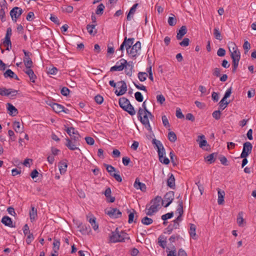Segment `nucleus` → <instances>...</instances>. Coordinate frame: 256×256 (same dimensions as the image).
<instances>
[{
	"label": "nucleus",
	"instance_id": "nucleus-41",
	"mask_svg": "<svg viewBox=\"0 0 256 256\" xmlns=\"http://www.w3.org/2000/svg\"><path fill=\"white\" fill-rule=\"evenodd\" d=\"M54 250V252H57L59 250L60 246V242L59 240L54 238L53 242Z\"/></svg>",
	"mask_w": 256,
	"mask_h": 256
},
{
	"label": "nucleus",
	"instance_id": "nucleus-19",
	"mask_svg": "<svg viewBox=\"0 0 256 256\" xmlns=\"http://www.w3.org/2000/svg\"><path fill=\"white\" fill-rule=\"evenodd\" d=\"M233 52H231L230 57L232 60H240V54L237 47H234Z\"/></svg>",
	"mask_w": 256,
	"mask_h": 256
},
{
	"label": "nucleus",
	"instance_id": "nucleus-22",
	"mask_svg": "<svg viewBox=\"0 0 256 256\" xmlns=\"http://www.w3.org/2000/svg\"><path fill=\"white\" fill-rule=\"evenodd\" d=\"M187 28L186 26H182L178 30L176 34V38L178 40L182 39L183 36L186 34Z\"/></svg>",
	"mask_w": 256,
	"mask_h": 256
},
{
	"label": "nucleus",
	"instance_id": "nucleus-39",
	"mask_svg": "<svg viewBox=\"0 0 256 256\" xmlns=\"http://www.w3.org/2000/svg\"><path fill=\"white\" fill-rule=\"evenodd\" d=\"M96 218L93 217L92 218H90L88 220L89 222L91 224V226L94 230H97L98 228V226L96 224Z\"/></svg>",
	"mask_w": 256,
	"mask_h": 256
},
{
	"label": "nucleus",
	"instance_id": "nucleus-17",
	"mask_svg": "<svg viewBox=\"0 0 256 256\" xmlns=\"http://www.w3.org/2000/svg\"><path fill=\"white\" fill-rule=\"evenodd\" d=\"M24 72L28 76L30 81L32 83H35L37 76L34 74L33 70L31 68H30L24 70Z\"/></svg>",
	"mask_w": 256,
	"mask_h": 256
},
{
	"label": "nucleus",
	"instance_id": "nucleus-35",
	"mask_svg": "<svg viewBox=\"0 0 256 256\" xmlns=\"http://www.w3.org/2000/svg\"><path fill=\"white\" fill-rule=\"evenodd\" d=\"M214 37L218 40H222V36L220 34V32L218 28H215L213 31Z\"/></svg>",
	"mask_w": 256,
	"mask_h": 256
},
{
	"label": "nucleus",
	"instance_id": "nucleus-30",
	"mask_svg": "<svg viewBox=\"0 0 256 256\" xmlns=\"http://www.w3.org/2000/svg\"><path fill=\"white\" fill-rule=\"evenodd\" d=\"M13 128L16 132L22 133L24 132V126H20V124L19 122H14Z\"/></svg>",
	"mask_w": 256,
	"mask_h": 256
},
{
	"label": "nucleus",
	"instance_id": "nucleus-52",
	"mask_svg": "<svg viewBox=\"0 0 256 256\" xmlns=\"http://www.w3.org/2000/svg\"><path fill=\"white\" fill-rule=\"evenodd\" d=\"M176 23V20L174 16H170L168 18V24L170 26H174Z\"/></svg>",
	"mask_w": 256,
	"mask_h": 256
},
{
	"label": "nucleus",
	"instance_id": "nucleus-28",
	"mask_svg": "<svg viewBox=\"0 0 256 256\" xmlns=\"http://www.w3.org/2000/svg\"><path fill=\"white\" fill-rule=\"evenodd\" d=\"M196 226L195 224H190V230H189V234L192 238L194 240H196Z\"/></svg>",
	"mask_w": 256,
	"mask_h": 256
},
{
	"label": "nucleus",
	"instance_id": "nucleus-14",
	"mask_svg": "<svg viewBox=\"0 0 256 256\" xmlns=\"http://www.w3.org/2000/svg\"><path fill=\"white\" fill-rule=\"evenodd\" d=\"M53 110L56 113H60V112H64L66 114H68L69 110L68 108H65L63 106L57 104L52 103L50 104Z\"/></svg>",
	"mask_w": 256,
	"mask_h": 256
},
{
	"label": "nucleus",
	"instance_id": "nucleus-53",
	"mask_svg": "<svg viewBox=\"0 0 256 256\" xmlns=\"http://www.w3.org/2000/svg\"><path fill=\"white\" fill-rule=\"evenodd\" d=\"M162 119L164 126L166 128H170V124H169L168 120L166 116H162Z\"/></svg>",
	"mask_w": 256,
	"mask_h": 256
},
{
	"label": "nucleus",
	"instance_id": "nucleus-32",
	"mask_svg": "<svg viewBox=\"0 0 256 256\" xmlns=\"http://www.w3.org/2000/svg\"><path fill=\"white\" fill-rule=\"evenodd\" d=\"M178 206L176 213L178 214V215L182 216L184 213L182 200H180L178 202Z\"/></svg>",
	"mask_w": 256,
	"mask_h": 256
},
{
	"label": "nucleus",
	"instance_id": "nucleus-24",
	"mask_svg": "<svg viewBox=\"0 0 256 256\" xmlns=\"http://www.w3.org/2000/svg\"><path fill=\"white\" fill-rule=\"evenodd\" d=\"M138 6V4H134L130 8V10L127 15L126 20L128 21H130L133 18V14L135 13L136 11V8Z\"/></svg>",
	"mask_w": 256,
	"mask_h": 256
},
{
	"label": "nucleus",
	"instance_id": "nucleus-45",
	"mask_svg": "<svg viewBox=\"0 0 256 256\" xmlns=\"http://www.w3.org/2000/svg\"><path fill=\"white\" fill-rule=\"evenodd\" d=\"M218 158L220 160L221 164L225 166H228V162L226 158L222 155H219Z\"/></svg>",
	"mask_w": 256,
	"mask_h": 256
},
{
	"label": "nucleus",
	"instance_id": "nucleus-6",
	"mask_svg": "<svg viewBox=\"0 0 256 256\" xmlns=\"http://www.w3.org/2000/svg\"><path fill=\"white\" fill-rule=\"evenodd\" d=\"M141 48V43L140 41H138L134 45H133L131 48L127 52V54L130 56L136 58L139 54L138 51L140 50Z\"/></svg>",
	"mask_w": 256,
	"mask_h": 256
},
{
	"label": "nucleus",
	"instance_id": "nucleus-49",
	"mask_svg": "<svg viewBox=\"0 0 256 256\" xmlns=\"http://www.w3.org/2000/svg\"><path fill=\"white\" fill-rule=\"evenodd\" d=\"M136 214V212L134 210H132V212H130L128 214V222L129 224H131L132 222H136V221L134 220V214Z\"/></svg>",
	"mask_w": 256,
	"mask_h": 256
},
{
	"label": "nucleus",
	"instance_id": "nucleus-59",
	"mask_svg": "<svg viewBox=\"0 0 256 256\" xmlns=\"http://www.w3.org/2000/svg\"><path fill=\"white\" fill-rule=\"evenodd\" d=\"M94 100L98 104H100L103 102L104 98L100 95L98 94L94 97Z\"/></svg>",
	"mask_w": 256,
	"mask_h": 256
},
{
	"label": "nucleus",
	"instance_id": "nucleus-37",
	"mask_svg": "<svg viewBox=\"0 0 256 256\" xmlns=\"http://www.w3.org/2000/svg\"><path fill=\"white\" fill-rule=\"evenodd\" d=\"M105 6L103 4H100L97 7L96 10V14L98 15H102Z\"/></svg>",
	"mask_w": 256,
	"mask_h": 256
},
{
	"label": "nucleus",
	"instance_id": "nucleus-64",
	"mask_svg": "<svg viewBox=\"0 0 256 256\" xmlns=\"http://www.w3.org/2000/svg\"><path fill=\"white\" fill-rule=\"evenodd\" d=\"M157 102L162 104L165 102V98L162 94H158L156 96Z\"/></svg>",
	"mask_w": 256,
	"mask_h": 256
},
{
	"label": "nucleus",
	"instance_id": "nucleus-31",
	"mask_svg": "<svg viewBox=\"0 0 256 256\" xmlns=\"http://www.w3.org/2000/svg\"><path fill=\"white\" fill-rule=\"evenodd\" d=\"M37 217V210L34 207L32 206L31 210L30 211V218L31 222L34 221Z\"/></svg>",
	"mask_w": 256,
	"mask_h": 256
},
{
	"label": "nucleus",
	"instance_id": "nucleus-61",
	"mask_svg": "<svg viewBox=\"0 0 256 256\" xmlns=\"http://www.w3.org/2000/svg\"><path fill=\"white\" fill-rule=\"evenodd\" d=\"M6 8H1L0 9V18L2 22L6 20L5 18V10Z\"/></svg>",
	"mask_w": 256,
	"mask_h": 256
},
{
	"label": "nucleus",
	"instance_id": "nucleus-8",
	"mask_svg": "<svg viewBox=\"0 0 256 256\" xmlns=\"http://www.w3.org/2000/svg\"><path fill=\"white\" fill-rule=\"evenodd\" d=\"M127 60L122 58L120 60L119 62H118L116 65L111 67L110 68V72H114V71H122L124 69V67L126 66Z\"/></svg>",
	"mask_w": 256,
	"mask_h": 256
},
{
	"label": "nucleus",
	"instance_id": "nucleus-57",
	"mask_svg": "<svg viewBox=\"0 0 256 256\" xmlns=\"http://www.w3.org/2000/svg\"><path fill=\"white\" fill-rule=\"evenodd\" d=\"M34 240V236L32 233L29 234L27 235V237L26 240V242L28 244H30V243Z\"/></svg>",
	"mask_w": 256,
	"mask_h": 256
},
{
	"label": "nucleus",
	"instance_id": "nucleus-26",
	"mask_svg": "<svg viewBox=\"0 0 256 256\" xmlns=\"http://www.w3.org/2000/svg\"><path fill=\"white\" fill-rule=\"evenodd\" d=\"M4 75L6 78L9 77L10 78H14L16 80H19L18 76L10 69L7 70L4 73Z\"/></svg>",
	"mask_w": 256,
	"mask_h": 256
},
{
	"label": "nucleus",
	"instance_id": "nucleus-33",
	"mask_svg": "<svg viewBox=\"0 0 256 256\" xmlns=\"http://www.w3.org/2000/svg\"><path fill=\"white\" fill-rule=\"evenodd\" d=\"M96 24H88L86 26V29L88 30V32L92 36H94L97 31L95 30Z\"/></svg>",
	"mask_w": 256,
	"mask_h": 256
},
{
	"label": "nucleus",
	"instance_id": "nucleus-10",
	"mask_svg": "<svg viewBox=\"0 0 256 256\" xmlns=\"http://www.w3.org/2000/svg\"><path fill=\"white\" fill-rule=\"evenodd\" d=\"M117 86L120 90H116L114 92L115 94L117 96H120L124 94L127 91V86L126 82L124 80H121L117 82Z\"/></svg>",
	"mask_w": 256,
	"mask_h": 256
},
{
	"label": "nucleus",
	"instance_id": "nucleus-63",
	"mask_svg": "<svg viewBox=\"0 0 256 256\" xmlns=\"http://www.w3.org/2000/svg\"><path fill=\"white\" fill-rule=\"evenodd\" d=\"M176 116L178 118H184V115L182 114L181 112V110L180 108H177L176 109Z\"/></svg>",
	"mask_w": 256,
	"mask_h": 256
},
{
	"label": "nucleus",
	"instance_id": "nucleus-60",
	"mask_svg": "<svg viewBox=\"0 0 256 256\" xmlns=\"http://www.w3.org/2000/svg\"><path fill=\"white\" fill-rule=\"evenodd\" d=\"M220 109L218 110H215L212 114L213 118L216 120H219L220 118Z\"/></svg>",
	"mask_w": 256,
	"mask_h": 256
},
{
	"label": "nucleus",
	"instance_id": "nucleus-47",
	"mask_svg": "<svg viewBox=\"0 0 256 256\" xmlns=\"http://www.w3.org/2000/svg\"><path fill=\"white\" fill-rule=\"evenodd\" d=\"M218 156V153L217 152H214L209 154V164L214 163Z\"/></svg>",
	"mask_w": 256,
	"mask_h": 256
},
{
	"label": "nucleus",
	"instance_id": "nucleus-54",
	"mask_svg": "<svg viewBox=\"0 0 256 256\" xmlns=\"http://www.w3.org/2000/svg\"><path fill=\"white\" fill-rule=\"evenodd\" d=\"M107 171L110 173V176H112L114 172L116 171L115 168L111 165L105 164Z\"/></svg>",
	"mask_w": 256,
	"mask_h": 256
},
{
	"label": "nucleus",
	"instance_id": "nucleus-46",
	"mask_svg": "<svg viewBox=\"0 0 256 256\" xmlns=\"http://www.w3.org/2000/svg\"><path fill=\"white\" fill-rule=\"evenodd\" d=\"M142 223L144 225H150L153 222V220L151 218H149L147 216H145L142 220Z\"/></svg>",
	"mask_w": 256,
	"mask_h": 256
},
{
	"label": "nucleus",
	"instance_id": "nucleus-38",
	"mask_svg": "<svg viewBox=\"0 0 256 256\" xmlns=\"http://www.w3.org/2000/svg\"><path fill=\"white\" fill-rule=\"evenodd\" d=\"M152 143L154 145V148H156L157 150H158V148H161L164 147L162 142L156 138H154L152 140Z\"/></svg>",
	"mask_w": 256,
	"mask_h": 256
},
{
	"label": "nucleus",
	"instance_id": "nucleus-50",
	"mask_svg": "<svg viewBox=\"0 0 256 256\" xmlns=\"http://www.w3.org/2000/svg\"><path fill=\"white\" fill-rule=\"evenodd\" d=\"M136 100L138 102H142L144 100L143 96L141 92H137L134 94Z\"/></svg>",
	"mask_w": 256,
	"mask_h": 256
},
{
	"label": "nucleus",
	"instance_id": "nucleus-1",
	"mask_svg": "<svg viewBox=\"0 0 256 256\" xmlns=\"http://www.w3.org/2000/svg\"><path fill=\"white\" fill-rule=\"evenodd\" d=\"M161 203L162 204V199L160 196H156L154 198L151 200L150 204L146 206V214L152 216L160 208Z\"/></svg>",
	"mask_w": 256,
	"mask_h": 256
},
{
	"label": "nucleus",
	"instance_id": "nucleus-55",
	"mask_svg": "<svg viewBox=\"0 0 256 256\" xmlns=\"http://www.w3.org/2000/svg\"><path fill=\"white\" fill-rule=\"evenodd\" d=\"M190 40L187 38H185L183 39V40L180 42V45L182 46H187L189 45Z\"/></svg>",
	"mask_w": 256,
	"mask_h": 256
},
{
	"label": "nucleus",
	"instance_id": "nucleus-40",
	"mask_svg": "<svg viewBox=\"0 0 256 256\" xmlns=\"http://www.w3.org/2000/svg\"><path fill=\"white\" fill-rule=\"evenodd\" d=\"M229 102L226 101V100L222 98L219 102V109L223 110L228 105Z\"/></svg>",
	"mask_w": 256,
	"mask_h": 256
},
{
	"label": "nucleus",
	"instance_id": "nucleus-13",
	"mask_svg": "<svg viewBox=\"0 0 256 256\" xmlns=\"http://www.w3.org/2000/svg\"><path fill=\"white\" fill-rule=\"evenodd\" d=\"M22 9L20 8L17 6L14 8L10 12V15L12 20L16 22V20L22 14Z\"/></svg>",
	"mask_w": 256,
	"mask_h": 256
},
{
	"label": "nucleus",
	"instance_id": "nucleus-34",
	"mask_svg": "<svg viewBox=\"0 0 256 256\" xmlns=\"http://www.w3.org/2000/svg\"><path fill=\"white\" fill-rule=\"evenodd\" d=\"M68 165L65 162H60L58 164L59 170L61 174H64L66 171Z\"/></svg>",
	"mask_w": 256,
	"mask_h": 256
},
{
	"label": "nucleus",
	"instance_id": "nucleus-42",
	"mask_svg": "<svg viewBox=\"0 0 256 256\" xmlns=\"http://www.w3.org/2000/svg\"><path fill=\"white\" fill-rule=\"evenodd\" d=\"M176 136L174 132H170L168 134V139L172 142H175L176 140Z\"/></svg>",
	"mask_w": 256,
	"mask_h": 256
},
{
	"label": "nucleus",
	"instance_id": "nucleus-20",
	"mask_svg": "<svg viewBox=\"0 0 256 256\" xmlns=\"http://www.w3.org/2000/svg\"><path fill=\"white\" fill-rule=\"evenodd\" d=\"M6 106V108L10 116H15L18 114V110L12 104L8 103Z\"/></svg>",
	"mask_w": 256,
	"mask_h": 256
},
{
	"label": "nucleus",
	"instance_id": "nucleus-16",
	"mask_svg": "<svg viewBox=\"0 0 256 256\" xmlns=\"http://www.w3.org/2000/svg\"><path fill=\"white\" fill-rule=\"evenodd\" d=\"M134 186L136 190H140L142 192H145L146 189V184L142 182H140L138 178H136L134 184Z\"/></svg>",
	"mask_w": 256,
	"mask_h": 256
},
{
	"label": "nucleus",
	"instance_id": "nucleus-7",
	"mask_svg": "<svg viewBox=\"0 0 256 256\" xmlns=\"http://www.w3.org/2000/svg\"><path fill=\"white\" fill-rule=\"evenodd\" d=\"M252 146L249 142H244L243 144L242 152L240 154V158H246L252 152Z\"/></svg>",
	"mask_w": 256,
	"mask_h": 256
},
{
	"label": "nucleus",
	"instance_id": "nucleus-23",
	"mask_svg": "<svg viewBox=\"0 0 256 256\" xmlns=\"http://www.w3.org/2000/svg\"><path fill=\"white\" fill-rule=\"evenodd\" d=\"M167 185L171 188L174 189L175 188V178L172 174H168V178L167 180Z\"/></svg>",
	"mask_w": 256,
	"mask_h": 256
},
{
	"label": "nucleus",
	"instance_id": "nucleus-12",
	"mask_svg": "<svg viewBox=\"0 0 256 256\" xmlns=\"http://www.w3.org/2000/svg\"><path fill=\"white\" fill-rule=\"evenodd\" d=\"M18 91L12 88H0V95L2 96H16L17 94Z\"/></svg>",
	"mask_w": 256,
	"mask_h": 256
},
{
	"label": "nucleus",
	"instance_id": "nucleus-29",
	"mask_svg": "<svg viewBox=\"0 0 256 256\" xmlns=\"http://www.w3.org/2000/svg\"><path fill=\"white\" fill-rule=\"evenodd\" d=\"M126 40V44L125 45L126 52H128V50L132 46V44L134 42V38H128L126 37L124 38V39Z\"/></svg>",
	"mask_w": 256,
	"mask_h": 256
},
{
	"label": "nucleus",
	"instance_id": "nucleus-4",
	"mask_svg": "<svg viewBox=\"0 0 256 256\" xmlns=\"http://www.w3.org/2000/svg\"><path fill=\"white\" fill-rule=\"evenodd\" d=\"M118 103L120 107L130 115L134 116L136 114V111L134 106L130 104L127 98L124 97L120 98Z\"/></svg>",
	"mask_w": 256,
	"mask_h": 256
},
{
	"label": "nucleus",
	"instance_id": "nucleus-15",
	"mask_svg": "<svg viewBox=\"0 0 256 256\" xmlns=\"http://www.w3.org/2000/svg\"><path fill=\"white\" fill-rule=\"evenodd\" d=\"M23 52L24 54V62L26 68H31L32 66V62L29 56V52L24 50Z\"/></svg>",
	"mask_w": 256,
	"mask_h": 256
},
{
	"label": "nucleus",
	"instance_id": "nucleus-11",
	"mask_svg": "<svg viewBox=\"0 0 256 256\" xmlns=\"http://www.w3.org/2000/svg\"><path fill=\"white\" fill-rule=\"evenodd\" d=\"M106 214L111 218H117L122 216V212L117 208H110L106 210Z\"/></svg>",
	"mask_w": 256,
	"mask_h": 256
},
{
	"label": "nucleus",
	"instance_id": "nucleus-18",
	"mask_svg": "<svg viewBox=\"0 0 256 256\" xmlns=\"http://www.w3.org/2000/svg\"><path fill=\"white\" fill-rule=\"evenodd\" d=\"M126 75L131 76L134 70V65L132 62H127L126 66L124 67Z\"/></svg>",
	"mask_w": 256,
	"mask_h": 256
},
{
	"label": "nucleus",
	"instance_id": "nucleus-3",
	"mask_svg": "<svg viewBox=\"0 0 256 256\" xmlns=\"http://www.w3.org/2000/svg\"><path fill=\"white\" fill-rule=\"evenodd\" d=\"M128 234L123 231H119L118 228L111 232L110 236V240L111 242L116 243L119 242H124L126 240H129Z\"/></svg>",
	"mask_w": 256,
	"mask_h": 256
},
{
	"label": "nucleus",
	"instance_id": "nucleus-9",
	"mask_svg": "<svg viewBox=\"0 0 256 256\" xmlns=\"http://www.w3.org/2000/svg\"><path fill=\"white\" fill-rule=\"evenodd\" d=\"M174 192L170 191L166 192L164 196V199L162 200V205L165 208L168 206L174 200Z\"/></svg>",
	"mask_w": 256,
	"mask_h": 256
},
{
	"label": "nucleus",
	"instance_id": "nucleus-44",
	"mask_svg": "<svg viewBox=\"0 0 256 256\" xmlns=\"http://www.w3.org/2000/svg\"><path fill=\"white\" fill-rule=\"evenodd\" d=\"M147 76L148 74L145 72H139L138 74V77L140 82L146 80Z\"/></svg>",
	"mask_w": 256,
	"mask_h": 256
},
{
	"label": "nucleus",
	"instance_id": "nucleus-36",
	"mask_svg": "<svg viewBox=\"0 0 256 256\" xmlns=\"http://www.w3.org/2000/svg\"><path fill=\"white\" fill-rule=\"evenodd\" d=\"M204 135H200L198 136V138L197 140L198 142H199V146L201 148H203L204 146H206L207 142L206 140H204Z\"/></svg>",
	"mask_w": 256,
	"mask_h": 256
},
{
	"label": "nucleus",
	"instance_id": "nucleus-43",
	"mask_svg": "<svg viewBox=\"0 0 256 256\" xmlns=\"http://www.w3.org/2000/svg\"><path fill=\"white\" fill-rule=\"evenodd\" d=\"M66 132L67 134L70 136H72L73 134L74 135L78 132L73 127L66 128Z\"/></svg>",
	"mask_w": 256,
	"mask_h": 256
},
{
	"label": "nucleus",
	"instance_id": "nucleus-58",
	"mask_svg": "<svg viewBox=\"0 0 256 256\" xmlns=\"http://www.w3.org/2000/svg\"><path fill=\"white\" fill-rule=\"evenodd\" d=\"M242 212H240L238 214V217L237 218V222L238 224V225L240 226H242V223L244 221V220L242 218Z\"/></svg>",
	"mask_w": 256,
	"mask_h": 256
},
{
	"label": "nucleus",
	"instance_id": "nucleus-51",
	"mask_svg": "<svg viewBox=\"0 0 256 256\" xmlns=\"http://www.w3.org/2000/svg\"><path fill=\"white\" fill-rule=\"evenodd\" d=\"M146 100H145L142 104V110H144V112H148L150 118L152 119L154 118V116L152 115V113L149 112L146 106Z\"/></svg>",
	"mask_w": 256,
	"mask_h": 256
},
{
	"label": "nucleus",
	"instance_id": "nucleus-48",
	"mask_svg": "<svg viewBox=\"0 0 256 256\" xmlns=\"http://www.w3.org/2000/svg\"><path fill=\"white\" fill-rule=\"evenodd\" d=\"M157 151L158 155L159 160L160 162H162L161 160L163 158V156H164L166 154L164 147L161 148H158V150Z\"/></svg>",
	"mask_w": 256,
	"mask_h": 256
},
{
	"label": "nucleus",
	"instance_id": "nucleus-2",
	"mask_svg": "<svg viewBox=\"0 0 256 256\" xmlns=\"http://www.w3.org/2000/svg\"><path fill=\"white\" fill-rule=\"evenodd\" d=\"M80 136L78 132L74 135L70 136V138H66V146L71 150H79V146H80Z\"/></svg>",
	"mask_w": 256,
	"mask_h": 256
},
{
	"label": "nucleus",
	"instance_id": "nucleus-5",
	"mask_svg": "<svg viewBox=\"0 0 256 256\" xmlns=\"http://www.w3.org/2000/svg\"><path fill=\"white\" fill-rule=\"evenodd\" d=\"M138 118L142 124L144 126L145 128L149 131H152L150 122L148 120L149 115L148 112L142 110V108H140L138 112Z\"/></svg>",
	"mask_w": 256,
	"mask_h": 256
},
{
	"label": "nucleus",
	"instance_id": "nucleus-62",
	"mask_svg": "<svg viewBox=\"0 0 256 256\" xmlns=\"http://www.w3.org/2000/svg\"><path fill=\"white\" fill-rule=\"evenodd\" d=\"M70 90L66 87H63L61 89L60 92L64 96H68L70 94Z\"/></svg>",
	"mask_w": 256,
	"mask_h": 256
},
{
	"label": "nucleus",
	"instance_id": "nucleus-25",
	"mask_svg": "<svg viewBox=\"0 0 256 256\" xmlns=\"http://www.w3.org/2000/svg\"><path fill=\"white\" fill-rule=\"evenodd\" d=\"M2 222L4 224L5 226L14 228V226L12 224V219L8 217V216H4L2 220Z\"/></svg>",
	"mask_w": 256,
	"mask_h": 256
},
{
	"label": "nucleus",
	"instance_id": "nucleus-27",
	"mask_svg": "<svg viewBox=\"0 0 256 256\" xmlns=\"http://www.w3.org/2000/svg\"><path fill=\"white\" fill-rule=\"evenodd\" d=\"M224 190H221L220 189L218 188V204H224Z\"/></svg>",
	"mask_w": 256,
	"mask_h": 256
},
{
	"label": "nucleus",
	"instance_id": "nucleus-56",
	"mask_svg": "<svg viewBox=\"0 0 256 256\" xmlns=\"http://www.w3.org/2000/svg\"><path fill=\"white\" fill-rule=\"evenodd\" d=\"M173 216H174L173 212H168L165 214H163L162 216V220H164V221H165L168 219H170V218H172Z\"/></svg>",
	"mask_w": 256,
	"mask_h": 256
},
{
	"label": "nucleus",
	"instance_id": "nucleus-21",
	"mask_svg": "<svg viewBox=\"0 0 256 256\" xmlns=\"http://www.w3.org/2000/svg\"><path fill=\"white\" fill-rule=\"evenodd\" d=\"M179 226L178 222H172V224H170L166 228L165 233L170 234L174 230L178 228Z\"/></svg>",
	"mask_w": 256,
	"mask_h": 256
}]
</instances>
